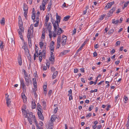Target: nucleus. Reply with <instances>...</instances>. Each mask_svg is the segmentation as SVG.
Wrapping results in <instances>:
<instances>
[{
  "mask_svg": "<svg viewBox=\"0 0 129 129\" xmlns=\"http://www.w3.org/2000/svg\"><path fill=\"white\" fill-rule=\"evenodd\" d=\"M61 36H59L57 40V48H59L60 46L61 40V44L62 46H64L66 44V42L67 40V36L64 35H63L61 40Z\"/></svg>",
  "mask_w": 129,
  "mask_h": 129,
  "instance_id": "nucleus-1",
  "label": "nucleus"
},
{
  "mask_svg": "<svg viewBox=\"0 0 129 129\" xmlns=\"http://www.w3.org/2000/svg\"><path fill=\"white\" fill-rule=\"evenodd\" d=\"M19 25V29L18 30L19 37L22 40H23V36L22 33H23L24 30V28L23 27V22L22 21L21 17L19 16L18 17Z\"/></svg>",
  "mask_w": 129,
  "mask_h": 129,
  "instance_id": "nucleus-2",
  "label": "nucleus"
},
{
  "mask_svg": "<svg viewBox=\"0 0 129 129\" xmlns=\"http://www.w3.org/2000/svg\"><path fill=\"white\" fill-rule=\"evenodd\" d=\"M33 113L32 112H29L25 116V117L26 118L27 117L28 122L31 125L32 124L33 121H34L36 126H37V125H38L35 116L33 115Z\"/></svg>",
  "mask_w": 129,
  "mask_h": 129,
  "instance_id": "nucleus-3",
  "label": "nucleus"
},
{
  "mask_svg": "<svg viewBox=\"0 0 129 129\" xmlns=\"http://www.w3.org/2000/svg\"><path fill=\"white\" fill-rule=\"evenodd\" d=\"M51 22L53 24L54 31L56 32V30L57 29V27L58 28V27H59V23L60 22H54L53 19V20H52Z\"/></svg>",
  "mask_w": 129,
  "mask_h": 129,
  "instance_id": "nucleus-4",
  "label": "nucleus"
},
{
  "mask_svg": "<svg viewBox=\"0 0 129 129\" xmlns=\"http://www.w3.org/2000/svg\"><path fill=\"white\" fill-rule=\"evenodd\" d=\"M48 1V0H43L42 4V6L41 5L40 6V10H42V9L43 11L45 10V5L47 4Z\"/></svg>",
  "mask_w": 129,
  "mask_h": 129,
  "instance_id": "nucleus-5",
  "label": "nucleus"
},
{
  "mask_svg": "<svg viewBox=\"0 0 129 129\" xmlns=\"http://www.w3.org/2000/svg\"><path fill=\"white\" fill-rule=\"evenodd\" d=\"M116 9L115 7H113L110 10L109 12L107 13V15L108 17H109L112 15V14L113 12Z\"/></svg>",
  "mask_w": 129,
  "mask_h": 129,
  "instance_id": "nucleus-6",
  "label": "nucleus"
},
{
  "mask_svg": "<svg viewBox=\"0 0 129 129\" xmlns=\"http://www.w3.org/2000/svg\"><path fill=\"white\" fill-rule=\"evenodd\" d=\"M114 2H110L108 3L106 6L104 8L106 10H107L108 8H110L114 4Z\"/></svg>",
  "mask_w": 129,
  "mask_h": 129,
  "instance_id": "nucleus-7",
  "label": "nucleus"
},
{
  "mask_svg": "<svg viewBox=\"0 0 129 129\" xmlns=\"http://www.w3.org/2000/svg\"><path fill=\"white\" fill-rule=\"evenodd\" d=\"M42 112H43L42 111H38V115L39 119H41L42 120H44V117L42 114Z\"/></svg>",
  "mask_w": 129,
  "mask_h": 129,
  "instance_id": "nucleus-8",
  "label": "nucleus"
},
{
  "mask_svg": "<svg viewBox=\"0 0 129 129\" xmlns=\"http://www.w3.org/2000/svg\"><path fill=\"white\" fill-rule=\"evenodd\" d=\"M64 31L61 28L58 27L57 30H56V33L57 35H59L61 33H63Z\"/></svg>",
  "mask_w": 129,
  "mask_h": 129,
  "instance_id": "nucleus-9",
  "label": "nucleus"
},
{
  "mask_svg": "<svg viewBox=\"0 0 129 129\" xmlns=\"http://www.w3.org/2000/svg\"><path fill=\"white\" fill-rule=\"evenodd\" d=\"M9 96V95H8L6 97V103L7 106L8 107L11 105V101H10V99L8 98Z\"/></svg>",
  "mask_w": 129,
  "mask_h": 129,
  "instance_id": "nucleus-10",
  "label": "nucleus"
},
{
  "mask_svg": "<svg viewBox=\"0 0 129 129\" xmlns=\"http://www.w3.org/2000/svg\"><path fill=\"white\" fill-rule=\"evenodd\" d=\"M70 50H64L63 52L60 53L59 55V56H62L63 55L66 54L68 52H69Z\"/></svg>",
  "mask_w": 129,
  "mask_h": 129,
  "instance_id": "nucleus-11",
  "label": "nucleus"
},
{
  "mask_svg": "<svg viewBox=\"0 0 129 129\" xmlns=\"http://www.w3.org/2000/svg\"><path fill=\"white\" fill-rule=\"evenodd\" d=\"M20 81L21 85L22 86L23 89H25V85L24 84V79H21Z\"/></svg>",
  "mask_w": 129,
  "mask_h": 129,
  "instance_id": "nucleus-12",
  "label": "nucleus"
},
{
  "mask_svg": "<svg viewBox=\"0 0 129 129\" xmlns=\"http://www.w3.org/2000/svg\"><path fill=\"white\" fill-rule=\"evenodd\" d=\"M8 43L12 45L15 44V41L13 38H10L8 39Z\"/></svg>",
  "mask_w": 129,
  "mask_h": 129,
  "instance_id": "nucleus-13",
  "label": "nucleus"
},
{
  "mask_svg": "<svg viewBox=\"0 0 129 129\" xmlns=\"http://www.w3.org/2000/svg\"><path fill=\"white\" fill-rule=\"evenodd\" d=\"M23 8L24 12H27L28 7L26 4H24Z\"/></svg>",
  "mask_w": 129,
  "mask_h": 129,
  "instance_id": "nucleus-14",
  "label": "nucleus"
},
{
  "mask_svg": "<svg viewBox=\"0 0 129 129\" xmlns=\"http://www.w3.org/2000/svg\"><path fill=\"white\" fill-rule=\"evenodd\" d=\"M49 19V16H48L46 15V19L45 21L44 25L45 26H46L47 25L48 22V21Z\"/></svg>",
  "mask_w": 129,
  "mask_h": 129,
  "instance_id": "nucleus-15",
  "label": "nucleus"
},
{
  "mask_svg": "<svg viewBox=\"0 0 129 129\" xmlns=\"http://www.w3.org/2000/svg\"><path fill=\"white\" fill-rule=\"evenodd\" d=\"M56 20L55 21V22H60L61 19V17L60 16H59L57 13H56Z\"/></svg>",
  "mask_w": 129,
  "mask_h": 129,
  "instance_id": "nucleus-16",
  "label": "nucleus"
},
{
  "mask_svg": "<svg viewBox=\"0 0 129 129\" xmlns=\"http://www.w3.org/2000/svg\"><path fill=\"white\" fill-rule=\"evenodd\" d=\"M49 60L51 62V64H53L55 61L54 58V56H51L49 57Z\"/></svg>",
  "mask_w": 129,
  "mask_h": 129,
  "instance_id": "nucleus-17",
  "label": "nucleus"
},
{
  "mask_svg": "<svg viewBox=\"0 0 129 129\" xmlns=\"http://www.w3.org/2000/svg\"><path fill=\"white\" fill-rule=\"evenodd\" d=\"M37 109L38 111V112L39 111H42V112H43V110L42 109V107L40 105V104L39 103H38L37 104Z\"/></svg>",
  "mask_w": 129,
  "mask_h": 129,
  "instance_id": "nucleus-18",
  "label": "nucleus"
},
{
  "mask_svg": "<svg viewBox=\"0 0 129 129\" xmlns=\"http://www.w3.org/2000/svg\"><path fill=\"white\" fill-rule=\"evenodd\" d=\"M112 23L115 24L117 25L118 23H119V20L118 19L116 20L115 19H113L112 20Z\"/></svg>",
  "mask_w": 129,
  "mask_h": 129,
  "instance_id": "nucleus-19",
  "label": "nucleus"
},
{
  "mask_svg": "<svg viewBox=\"0 0 129 129\" xmlns=\"http://www.w3.org/2000/svg\"><path fill=\"white\" fill-rule=\"evenodd\" d=\"M33 84L34 87L35 88H37V82L35 78H33Z\"/></svg>",
  "mask_w": 129,
  "mask_h": 129,
  "instance_id": "nucleus-20",
  "label": "nucleus"
},
{
  "mask_svg": "<svg viewBox=\"0 0 129 129\" xmlns=\"http://www.w3.org/2000/svg\"><path fill=\"white\" fill-rule=\"evenodd\" d=\"M33 34V33H32V32H31L30 31V29H28V33L27 35V38L28 39H31L30 38V36Z\"/></svg>",
  "mask_w": 129,
  "mask_h": 129,
  "instance_id": "nucleus-21",
  "label": "nucleus"
},
{
  "mask_svg": "<svg viewBox=\"0 0 129 129\" xmlns=\"http://www.w3.org/2000/svg\"><path fill=\"white\" fill-rule=\"evenodd\" d=\"M56 117L55 115H52L51 118V122H53L55 120Z\"/></svg>",
  "mask_w": 129,
  "mask_h": 129,
  "instance_id": "nucleus-22",
  "label": "nucleus"
},
{
  "mask_svg": "<svg viewBox=\"0 0 129 129\" xmlns=\"http://www.w3.org/2000/svg\"><path fill=\"white\" fill-rule=\"evenodd\" d=\"M25 81V84L26 85L28 86L29 85V77H25L24 78Z\"/></svg>",
  "mask_w": 129,
  "mask_h": 129,
  "instance_id": "nucleus-23",
  "label": "nucleus"
},
{
  "mask_svg": "<svg viewBox=\"0 0 129 129\" xmlns=\"http://www.w3.org/2000/svg\"><path fill=\"white\" fill-rule=\"evenodd\" d=\"M58 73V72L57 71H55L53 73L52 76V78L53 79H54L56 77Z\"/></svg>",
  "mask_w": 129,
  "mask_h": 129,
  "instance_id": "nucleus-24",
  "label": "nucleus"
},
{
  "mask_svg": "<svg viewBox=\"0 0 129 129\" xmlns=\"http://www.w3.org/2000/svg\"><path fill=\"white\" fill-rule=\"evenodd\" d=\"M52 5V0H51L50 2H49V3L48 4V5L47 7V9L49 11H50V10L51 8Z\"/></svg>",
  "mask_w": 129,
  "mask_h": 129,
  "instance_id": "nucleus-25",
  "label": "nucleus"
},
{
  "mask_svg": "<svg viewBox=\"0 0 129 129\" xmlns=\"http://www.w3.org/2000/svg\"><path fill=\"white\" fill-rule=\"evenodd\" d=\"M22 98L23 100V102L24 103H25L26 101V97L24 94H23V95H21Z\"/></svg>",
  "mask_w": 129,
  "mask_h": 129,
  "instance_id": "nucleus-26",
  "label": "nucleus"
},
{
  "mask_svg": "<svg viewBox=\"0 0 129 129\" xmlns=\"http://www.w3.org/2000/svg\"><path fill=\"white\" fill-rule=\"evenodd\" d=\"M18 60L19 65L20 66H21L22 64V61L20 55L18 57Z\"/></svg>",
  "mask_w": 129,
  "mask_h": 129,
  "instance_id": "nucleus-27",
  "label": "nucleus"
},
{
  "mask_svg": "<svg viewBox=\"0 0 129 129\" xmlns=\"http://www.w3.org/2000/svg\"><path fill=\"white\" fill-rule=\"evenodd\" d=\"M85 45V44H84V43L82 44L81 47L79 48V49L77 50V51H76V53H78L82 49L83 47Z\"/></svg>",
  "mask_w": 129,
  "mask_h": 129,
  "instance_id": "nucleus-28",
  "label": "nucleus"
},
{
  "mask_svg": "<svg viewBox=\"0 0 129 129\" xmlns=\"http://www.w3.org/2000/svg\"><path fill=\"white\" fill-rule=\"evenodd\" d=\"M32 108L33 109H35L36 107L35 103V102L32 101Z\"/></svg>",
  "mask_w": 129,
  "mask_h": 129,
  "instance_id": "nucleus-29",
  "label": "nucleus"
},
{
  "mask_svg": "<svg viewBox=\"0 0 129 129\" xmlns=\"http://www.w3.org/2000/svg\"><path fill=\"white\" fill-rule=\"evenodd\" d=\"M35 13L34 12L33 10L32 12V14L31 15V18L32 19L34 20L35 18Z\"/></svg>",
  "mask_w": 129,
  "mask_h": 129,
  "instance_id": "nucleus-30",
  "label": "nucleus"
},
{
  "mask_svg": "<svg viewBox=\"0 0 129 129\" xmlns=\"http://www.w3.org/2000/svg\"><path fill=\"white\" fill-rule=\"evenodd\" d=\"M70 17L69 16H67L64 17L63 21H66L68 20Z\"/></svg>",
  "mask_w": 129,
  "mask_h": 129,
  "instance_id": "nucleus-31",
  "label": "nucleus"
},
{
  "mask_svg": "<svg viewBox=\"0 0 129 129\" xmlns=\"http://www.w3.org/2000/svg\"><path fill=\"white\" fill-rule=\"evenodd\" d=\"M43 88L44 89V91H45V92H44V93L45 94H46L47 93V89H46V88L47 87V85H44V86H43Z\"/></svg>",
  "mask_w": 129,
  "mask_h": 129,
  "instance_id": "nucleus-32",
  "label": "nucleus"
},
{
  "mask_svg": "<svg viewBox=\"0 0 129 129\" xmlns=\"http://www.w3.org/2000/svg\"><path fill=\"white\" fill-rule=\"evenodd\" d=\"M30 29V31L32 33H33V25H31L30 26V27H29V29Z\"/></svg>",
  "mask_w": 129,
  "mask_h": 129,
  "instance_id": "nucleus-33",
  "label": "nucleus"
},
{
  "mask_svg": "<svg viewBox=\"0 0 129 129\" xmlns=\"http://www.w3.org/2000/svg\"><path fill=\"white\" fill-rule=\"evenodd\" d=\"M5 20L4 18H3L1 20L0 23L2 25H4L5 24Z\"/></svg>",
  "mask_w": 129,
  "mask_h": 129,
  "instance_id": "nucleus-34",
  "label": "nucleus"
},
{
  "mask_svg": "<svg viewBox=\"0 0 129 129\" xmlns=\"http://www.w3.org/2000/svg\"><path fill=\"white\" fill-rule=\"evenodd\" d=\"M36 88H35V89H33V93L34 94V95L35 96V97L36 98V97H37V94L36 93Z\"/></svg>",
  "mask_w": 129,
  "mask_h": 129,
  "instance_id": "nucleus-35",
  "label": "nucleus"
},
{
  "mask_svg": "<svg viewBox=\"0 0 129 129\" xmlns=\"http://www.w3.org/2000/svg\"><path fill=\"white\" fill-rule=\"evenodd\" d=\"M28 44L29 45V47H31L32 45L31 44V39H28Z\"/></svg>",
  "mask_w": 129,
  "mask_h": 129,
  "instance_id": "nucleus-36",
  "label": "nucleus"
},
{
  "mask_svg": "<svg viewBox=\"0 0 129 129\" xmlns=\"http://www.w3.org/2000/svg\"><path fill=\"white\" fill-rule=\"evenodd\" d=\"M45 31L44 30H43L42 36L41 38L43 39H44L45 38Z\"/></svg>",
  "mask_w": 129,
  "mask_h": 129,
  "instance_id": "nucleus-37",
  "label": "nucleus"
},
{
  "mask_svg": "<svg viewBox=\"0 0 129 129\" xmlns=\"http://www.w3.org/2000/svg\"><path fill=\"white\" fill-rule=\"evenodd\" d=\"M49 32V38L50 39H51V38L52 37V33L51 31H48Z\"/></svg>",
  "mask_w": 129,
  "mask_h": 129,
  "instance_id": "nucleus-38",
  "label": "nucleus"
},
{
  "mask_svg": "<svg viewBox=\"0 0 129 129\" xmlns=\"http://www.w3.org/2000/svg\"><path fill=\"white\" fill-rule=\"evenodd\" d=\"M27 12H24V16L26 20H27Z\"/></svg>",
  "mask_w": 129,
  "mask_h": 129,
  "instance_id": "nucleus-39",
  "label": "nucleus"
},
{
  "mask_svg": "<svg viewBox=\"0 0 129 129\" xmlns=\"http://www.w3.org/2000/svg\"><path fill=\"white\" fill-rule=\"evenodd\" d=\"M114 31V30L113 29H111L108 32V34H111L113 33Z\"/></svg>",
  "mask_w": 129,
  "mask_h": 129,
  "instance_id": "nucleus-40",
  "label": "nucleus"
},
{
  "mask_svg": "<svg viewBox=\"0 0 129 129\" xmlns=\"http://www.w3.org/2000/svg\"><path fill=\"white\" fill-rule=\"evenodd\" d=\"M46 26H47V29L48 30V31L51 30V26H48L47 25Z\"/></svg>",
  "mask_w": 129,
  "mask_h": 129,
  "instance_id": "nucleus-41",
  "label": "nucleus"
},
{
  "mask_svg": "<svg viewBox=\"0 0 129 129\" xmlns=\"http://www.w3.org/2000/svg\"><path fill=\"white\" fill-rule=\"evenodd\" d=\"M22 113L24 114L25 115H27V114L29 113L27 112L25 110H23V111H22Z\"/></svg>",
  "mask_w": 129,
  "mask_h": 129,
  "instance_id": "nucleus-42",
  "label": "nucleus"
},
{
  "mask_svg": "<svg viewBox=\"0 0 129 129\" xmlns=\"http://www.w3.org/2000/svg\"><path fill=\"white\" fill-rule=\"evenodd\" d=\"M43 43L42 42H40L39 45H40V47L42 49V47L43 46Z\"/></svg>",
  "mask_w": 129,
  "mask_h": 129,
  "instance_id": "nucleus-43",
  "label": "nucleus"
},
{
  "mask_svg": "<svg viewBox=\"0 0 129 129\" xmlns=\"http://www.w3.org/2000/svg\"><path fill=\"white\" fill-rule=\"evenodd\" d=\"M72 90L71 89H70V90L68 91L69 94L68 95H72Z\"/></svg>",
  "mask_w": 129,
  "mask_h": 129,
  "instance_id": "nucleus-44",
  "label": "nucleus"
},
{
  "mask_svg": "<svg viewBox=\"0 0 129 129\" xmlns=\"http://www.w3.org/2000/svg\"><path fill=\"white\" fill-rule=\"evenodd\" d=\"M94 107V106L93 105H91L90 106V107H89V111H91L92 109Z\"/></svg>",
  "mask_w": 129,
  "mask_h": 129,
  "instance_id": "nucleus-45",
  "label": "nucleus"
},
{
  "mask_svg": "<svg viewBox=\"0 0 129 129\" xmlns=\"http://www.w3.org/2000/svg\"><path fill=\"white\" fill-rule=\"evenodd\" d=\"M54 46H50V49L51 50V51H52L53 52L54 51Z\"/></svg>",
  "mask_w": 129,
  "mask_h": 129,
  "instance_id": "nucleus-46",
  "label": "nucleus"
},
{
  "mask_svg": "<svg viewBox=\"0 0 129 129\" xmlns=\"http://www.w3.org/2000/svg\"><path fill=\"white\" fill-rule=\"evenodd\" d=\"M39 16L38 15L37 16V17L36 18V22L37 23H39Z\"/></svg>",
  "mask_w": 129,
  "mask_h": 129,
  "instance_id": "nucleus-47",
  "label": "nucleus"
},
{
  "mask_svg": "<svg viewBox=\"0 0 129 129\" xmlns=\"http://www.w3.org/2000/svg\"><path fill=\"white\" fill-rule=\"evenodd\" d=\"M129 3V1H127L124 4V7H127Z\"/></svg>",
  "mask_w": 129,
  "mask_h": 129,
  "instance_id": "nucleus-48",
  "label": "nucleus"
},
{
  "mask_svg": "<svg viewBox=\"0 0 129 129\" xmlns=\"http://www.w3.org/2000/svg\"><path fill=\"white\" fill-rule=\"evenodd\" d=\"M53 122H51L49 124V126L50 127H53Z\"/></svg>",
  "mask_w": 129,
  "mask_h": 129,
  "instance_id": "nucleus-49",
  "label": "nucleus"
},
{
  "mask_svg": "<svg viewBox=\"0 0 129 129\" xmlns=\"http://www.w3.org/2000/svg\"><path fill=\"white\" fill-rule=\"evenodd\" d=\"M39 59L40 62H41L42 61V58L41 55L39 56Z\"/></svg>",
  "mask_w": 129,
  "mask_h": 129,
  "instance_id": "nucleus-50",
  "label": "nucleus"
},
{
  "mask_svg": "<svg viewBox=\"0 0 129 129\" xmlns=\"http://www.w3.org/2000/svg\"><path fill=\"white\" fill-rule=\"evenodd\" d=\"M51 70L52 72H53L55 71V69L53 67H52L51 68Z\"/></svg>",
  "mask_w": 129,
  "mask_h": 129,
  "instance_id": "nucleus-51",
  "label": "nucleus"
},
{
  "mask_svg": "<svg viewBox=\"0 0 129 129\" xmlns=\"http://www.w3.org/2000/svg\"><path fill=\"white\" fill-rule=\"evenodd\" d=\"M54 42L52 41L51 43L50 44V46H54Z\"/></svg>",
  "mask_w": 129,
  "mask_h": 129,
  "instance_id": "nucleus-52",
  "label": "nucleus"
},
{
  "mask_svg": "<svg viewBox=\"0 0 129 129\" xmlns=\"http://www.w3.org/2000/svg\"><path fill=\"white\" fill-rule=\"evenodd\" d=\"M119 97V96L118 95L116 96L115 98V103L116 102V101L118 99V98Z\"/></svg>",
  "mask_w": 129,
  "mask_h": 129,
  "instance_id": "nucleus-53",
  "label": "nucleus"
},
{
  "mask_svg": "<svg viewBox=\"0 0 129 129\" xmlns=\"http://www.w3.org/2000/svg\"><path fill=\"white\" fill-rule=\"evenodd\" d=\"M86 10H85L83 12V14L84 15L87 12V9H88V8L87 7H86Z\"/></svg>",
  "mask_w": 129,
  "mask_h": 129,
  "instance_id": "nucleus-54",
  "label": "nucleus"
},
{
  "mask_svg": "<svg viewBox=\"0 0 129 129\" xmlns=\"http://www.w3.org/2000/svg\"><path fill=\"white\" fill-rule=\"evenodd\" d=\"M104 15H101V16L99 18V19L100 20H103L104 17Z\"/></svg>",
  "mask_w": 129,
  "mask_h": 129,
  "instance_id": "nucleus-55",
  "label": "nucleus"
},
{
  "mask_svg": "<svg viewBox=\"0 0 129 129\" xmlns=\"http://www.w3.org/2000/svg\"><path fill=\"white\" fill-rule=\"evenodd\" d=\"M4 46L3 45L0 46V48L1 49L2 51H3L4 50Z\"/></svg>",
  "mask_w": 129,
  "mask_h": 129,
  "instance_id": "nucleus-56",
  "label": "nucleus"
},
{
  "mask_svg": "<svg viewBox=\"0 0 129 129\" xmlns=\"http://www.w3.org/2000/svg\"><path fill=\"white\" fill-rule=\"evenodd\" d=\"M58 110V108L57 107L55 109H54V112L55 113H56L57 112Z\"/></svg>",
  "mask_w": 129,
  "mask_h": 129,
  "instance_id": "nucleus-57",
  "label": "nucleus"
},
{
  "mask_svg": "<svg viewBox=\"0 0 129 129\" xmlns=\"http://www.w3.org/2000/svg\"><path fill=\"white\" fill-rule=\"evenodd\" d=\"M120 41H117L116 43V45H120Z\"/></svg>",
  "mask_w": 129,
  "mask_h": 129,
  "instance_id": "nucleus-58",
  "label": "nucleus"
},
{
  "mask_svg": "<svg viewBox=\"0 0 129 129\" xmlns=\"http://www.w3.org/2000/svg\"><path fill=\"white\" fill-rule=\"evenodd\" d=\"M52 92V90H49V92H48L49 95V96H50L51 95Z\"/></svg>",
  "mask_w": 129,
  "mask_h": 129,
  "instance_id": "nucleus-59",
  "label": "nucleus"
},
{
  "mask_svg": "<svg viewBox=\"0 0 129 129\" xmlns=\"http://www.w3.org/2000/svg\"><path fill=\"white\" fill-rule=\"evenodd\" d=\"M93 55L94 57L96 56L97 55V53L96 52H95L93 53Z\"/></svg>",
  "mask_w": 129,
  "mask_h": 129,
  "instance_id": "nucleus-60",
  "label": "nucleus"
},
{
  "mask_svg": "<svg viewBox=\"0 0 129 129\" xmlns=\"http://www.w3.org/2000/svg\"><path fill=\"white\" fill-rule=\"evenodd\" d=\"M120 62L119 60L116 61L115 62V64L117 65L119 63H120Z\"/></svg>",
  "mask_w": 129,
  "mask_h": 129,
  "instance_id": "nucleus-61",
  "label": "nucleus"
},
{
  "mask_svg": "<svg viewBox=\"0 0 129 129\" xmlns=\"http://www.w3.org/2000/svg\"><path fill=\"white\" fill-rule=\"evenodd\" d=\"M28 59L30 61H31V58L30 54H29V55L28 56Z\"/></svg>",
  "mask_w": 129,
  "mask_h": 129,
  "instance_id": "nucleus-62",
  "label": "nucleus"
},
{
  "mask_svg": "<svg viewBox=\"0 0 129 129\" xmlns=\"http://www.w3.org/2000/svg\"><path fill=\"white\" fill-rule=\"evenodd\" d=\"M99 47V45L98 44H96V45H95L94 46V47L95 49H97Z\"/></svg>",
  "mask_w": 129,
  "mask_h": 129,
  "instance_id": "nucleus-63",
  "label": "nucleus"
},
{
  "mask_svg": "<svg viewBox=\"0 0 129 129\" xmlns=\"http://www.w3.org/2000/svg\"><path fill=\"white\" fill-rule=\"evenodd\" d=\"M26 109V106H23L22 109V110L23 111V110H25Z\"/></svg>",
  "mask_w": 129,
  "mask_h": 129,
  "instance_id": "nucleus-64",
  "label": "nucleus"
}]
</instances>
